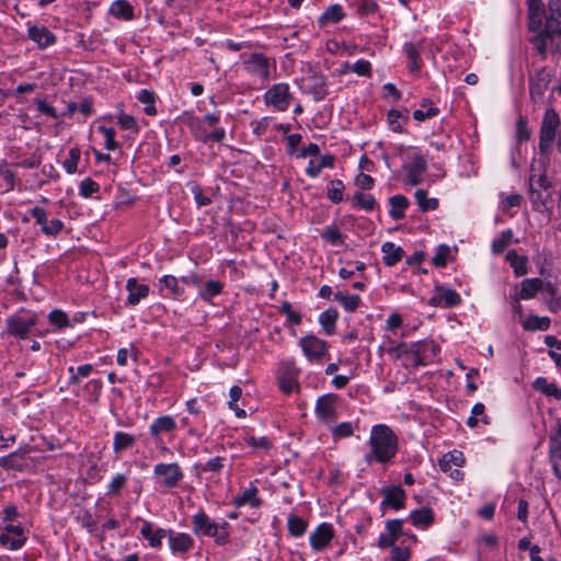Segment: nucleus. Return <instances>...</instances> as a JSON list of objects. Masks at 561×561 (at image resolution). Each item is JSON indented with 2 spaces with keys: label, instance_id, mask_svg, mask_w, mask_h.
Returning a JSON list of instances; mask_svg holds the SVG:
<instances>
[{
  "label": "nucleus",
  "instance_id": "obj_50",
  "mask_svg": "<svg viewBox=\"0 0 561 561\" xmlns=\"http://www.w3.org/2000/svg\"><path fill=\"white\" fill-rule=\"evenodd\" d=\"M513 232L512 230L503 231L500 237L495 238L492 242V250L495 254L502 253L505 248L512 242Z\"/></svg>",
  "mask_w": 561,
  "mask_h": 561
},
{
  "label": "nucleus",
  "instance_id": "obj_30",
  "mask_svg": "<svg viewBox=\"0 0 561 561\" xmlns=\"http://www.w3.org/2000/svg\"><path fill=\"white\" fill-rule=\"evenodd\" d=\"M110 14L129 21L134 19V8L127 0H115L110 7Z\"/></svg>",
  "mask_w": 561,
  "mask_h": 561
},
{
  "label": "nucleus",
  "instance_id": "obj_55",
  "mask_svg": "<svg viewBox=\"0 0 561 561\" xmlns=\"http://www.w3.org/2000/svg\"><path fill=\"white\" fill-rule=\"evenodd\" d=\"M191 192L198 207L207 206L211 204V198L204 194L201 185L195 182L190 183Z\"/></svg>",
  "mask_w": 561,
  "mask_h": 561
},
{
  "label": "nucleus",
  "instance_id": "obj_27",
  "mask_svg": "<svg viewBox=\"0 0 561 561\" xmlns=\"http://www.w3.org/2000/svg\"><path fill=\"white\" fill-rule=\"evenodd\" d=\"M176 428L174 419L170 415H163L156 419L150 425V434L153 437H158L163 433L173 432Z\"/></svg>",
  "mask_w": 561,
  "mask_h": 561
},
{
  "label": "nucleus",
  "instance_id": "obj_23",
  "mask_svg": "<svg viewBox=\"0 0 561 561\" xmlns=\"http://www.w3.org/2000/svg\"><path fill=\"white\" fill-rule=\"evenodd\" d=\"M169 546L172 552H181L185 553L191 550L194 546V539L184 533H174L170 530L169 533Z\"/></svg>",
  "mask_w": 561,
  "mask_h": 561
},
{
  "label": "nucleus",
  "instance_id": "obj_40",
  "mask_svg": "<svg viewBox=\"0 0 561 561\" xmlns=\"http://www.w3.org/2000/svg\"><path fill=\"white\" fill-rule=\"evenodd\" d=\"M334 300L341 304L344 309L348 312L355 311L360 302V298L357 295H350L347 293L337 291L334 294Z\"/></svg>",
  "mask_w": 561,
  "mask_h": 561
},
{
  "label": "nucleus",
  "instance_id": "obj_16",
  "mask_svg": "<svg viewBox=\"0 0 561 561\" xmlns=\"http://www.w3.org/2000/svg\"><path fill=\"white\" fill-rule=\"evenodd\" d=\"M25 541L24 528L19 525H7L0 535V545L8 546L11 550L20 549Z\"/></svg>",
  "mask_w": 561,
  "mask_h": 561
},
{
  "label": "nucleus",
  "instance_id": "obj_19",
  "mask_svg": "<svg viewBox=\"0 0 561 561\" xmlns=\"http://www.w3.org/2000/svg\"><path fill=\"white\" fill-rule=\"evenodd\" d=\"M126 290L128 291L126 305L131 307L137 306L141 299L148 297L150 291L148 285L140 284L135 277L127 279Z\"/></svg>",
  "mask_w": 561,
  "mask_h": 561
},
{
  "label": "nucleus",
  "instance_id": "obj_41",
  "mask_svg": "<svg viewBox=\"0 0 561 561\" xmlns=\"http://www.w3.org/2000/svg\"><path fill=\"white\" fill-rule=\"evenodd\" d=\"M551 320L548 317L529 316L523 323V328L527 331H547Z\"/></svg>",
  "mask_w": 561,
  "mask_h": 561
},
{
  "label": "nucleus",
  "instance_id": "obj_17",
  "mask_svg": "<svg viewBox=\"0 0 561 561\" xmlns=\"http://www.w3.org/2000/svg\"><path fill=\"white\" fill-rule=\"evenodd\" d=\"M307 90L314 101L323 100L328 94V85L322 73L311 70L306 79Z\"/></svg>",
  "mask_w": 561,
  "mask_h": 561
},
{
  "label": "nucleus",
  "instance_id": "obj_11",
  "mask_svg": "<svg viewBox=\"0 0 561 561\" xmlns=\"http://www.w3.org/2000/svg\"><path fill=\"white\" fill-rule=\"evenodd\" d=\"M299 344L309 360H319L328 352V343L312 334L301 337Z\"/></svg>",
  "mask_w": 561,
  "mask_h": 561
},
{
  "label": "nucleus",
  "instance_id": "obj_32",
  "mask_svg": "<svg viewBox=\"0 0 561 561\" xmlns=\"http://www.w3.org/2000/svg\"><path fill=\"white\" fill-rule=\"evenodd\" d=\"M389 204L391 206L389 215L394 220H400L404 217V211L409 206V201L403 195H394L389 198Z\"/></svg>",
  "mask_w": 561,
  "mask_h": 561
},
{
  "label": "nucleus",
  "instance_id": "obj_42",
  "mask_svg": "<svg viewBox=\"0 0 561 561\" xmlns=\"http://www.w3.org/2000/svg\"><path fill=\"white\" fill-rule=\"evenodd\" d=\"M353 204L355 207L364 209L366 211H373L377 207L375 197L370 194L363 192H356L353 196Z\"/></svg>",
  "mask_w": 561,
  "mask_h": 561
},
{
  "label": "nucleus",
  "instance_id": "obj_8",
  "mask_svg": "<svg viewBox=\"0 0 561 561\" xmlns=\"http://www.w3.org/2000/svg\"><path fill=\"white\" fill-rule=\"evenodd\" d=\"M36 323L37 317L35 314L28 317L12 316L7 319L8 333L22 340L26 339Z\"/></svg>",
  "mask_w": 561,
  "mask_h": 561
},
{
  "label": "nucleus",
  "instance_id": "obj_6",
  "mask_svg": "<svg viewBox=\"0 0 561 561\" xmlns=\"http://www.w3.org/2000/svg\"><path fill=\"white\" fill-rule=\"evenodd\" d=\"M407 172V183L416 186L422 183L423 174L427 169V162L417 148L412 149V162L403 165Z\"/></svg>",
  "mask_w": 561,
  "mask_h": 561
},
{
  "label": "nucleus",
  "instance_id": "obj_24",
  "mask_svg": "<svg viewBox=\"0 0 561 561\" xmlns=\"http://www.w3.org/2000/svg\"><path fill=\"white\" fill-rule=\"evenodd\" d=\"M27 33L39 48H46L56 42V36L46 26H30Z\"/></svg>",
  "mask_w": 561,
  "mask_h": 561
},
{
  "label": "nucleus",
  "instance_id": "obj_15",
  "mask_svg": "<svg viewBox=\"0 0 561 561\" xmlns=\"http://www.w3.org/2000/svg\"><path fill=\"white\" fill-rule=\"evenodd\" d=\"M30 214L35 219L36 224L41 226L43 233L46 236H56L64 228V224L60 219L54 218L48 220L47 213L42 207L36 206L32 208Z\"/></svg>",
  "mask_w": 561,
  "mask_h": 561
},
{
  "label": "nucleus",
  "instance_id": "obj_9",
  "mask_svg": "<svg viewBox=\"0 0 561 561\" xmlns=\"http://www.w3.org/2000/svg\"><path fill=\"white\" fill-rule=\"evenodd\" d=\"M531 32L536 34L530 37V43L541 58H546L547 53L553 47L554 39L559 37L561 33H552L549 26L546 25H543V27L541 25L540 30Z\"/></svg>",
  "mask_w": 561,
  "mask_h": 561
},
{
  "label": "nucleus",
  "instance_id": "obj_1",
  "mask_svg": "<svg viewBox=\"0 0 561 561\" xmlns=\"http://www.w3.org/2000/svg\"><path fill=\"white\" fill-rule=\"evenodd\" d=\"M369 445L371 450L365 456V460L387 463L398 453V436L388 425L378 424L371 428Z\"/></svg>",
  "mask_w": 561,
  "mask_h": 561
},
{
  "label": "nucleus",
  "instance_id": "obj_44",
  "mask_svg": "<svg viewBox=\"0 0 561 561\" xmlns=\"http://www.w3.org/2000/svg\"><path fill=\"white\" fill-rule=\"evenodd\" d=\"M257 489L255 486H251L243 491L241 495H238L233 503L236 506L240 507L245 504H251V506L256 507L260 505L261 501L256 499Z\"/></svg>",
  "mask_w": 561,
  "mask_h": 561
},
{
  "label": "nucleus",
  "instance_id": "obj_38",
  "mask_svg": "<svg viewBox=\"0 0 561 561\" xmlns=\"http://www.w3.org/2000/svg\"><path fill=\"white\" fill-rule=\"evenodd\" d=\"M404 53L409 59L410 71L417 72L423 65L419 48L412 43H405Z\"/></svg>",
  "mask_w": 561,
  "mask_h": 561
},
{
  "label": "nucleus",
  "instance_id": "obj_47",
  "mask_svg": "<svg viewBox=\"0 0 561 561\" xmlns=\"http://www.w3.org/2000/svg\"><path fill=\"white\" fill-rule=\"evenodd\" d=\"M545 344L551 350L548 352L549 356L554 360L558 367H561V341L554 335H547Z\"/></svg>",
  "mask_w": 561,
  "mask_h": 561
},
{
  "label": "nucleus",
  "instance_id": "obj_62",
  "mask_svg": "<svg viewBox=\"0 0 561 561\" xmlns=\"http://www.w3.org/2000/svg\"><path fill=\"white\" fill-rule=\"evenodd\" d=\"M531 135L528 128L527 119L519 117L516 124V137L519 142L529 140Z\"/></svg>",
  "mask_w": 561,
  "mask_h": 561
},
{
  "label": "nucleus",
  "instance_id": "obj_20",
  "mask_svg": "<svg viewBox=\"0 0 561 561\" xmlns=\"http://www.w3.org/2000/svg\"><path fill=\"white\" fill-rule=\"evenodd\" d=\"M543 15V25L549 26L552 33H561V0H550Z\"/></svg>",
  "mask_w": 561,
  "mask_h": 561
},
{
  "label": "nucleus",
  "instance_id": "obj_63",
  "mask_svg": "<svg viewBox=\"0 0 561 561\" xmlns=\"http://www.w3.org/2000/svg\"><path fill=\"white\" fill-rule=\"evenodd\" d=\"M117 124L122 129L131 130L133 133H138V124L134 116L122 114L118 116Z\"/></svg>",
  "mask_w": 561,
  "mask_h": 561
},
{
  "label": "nucleus",
  "instance_id": "obj_37",
  "mask_svg": "<svg viewBox=\"0 0 561 561\" xmlns=\"http://www.w3.org/2000/svg\"><path fill=\"white\" fill-rule=\"evenodd\" d=\"M136 437L125 432H116L114 435L113 449L115 454H121L134 446Z\"/></svg>",
  "mask_w": 561,
  "mask_h": 561
},
{
  "label": "nucleus",
  "instance_id": "obj_45",
  "mask_svg": "<svg viewBox=\"0 0 561 561\" xmlns=\"http://www.w3.org/2000/svg\"><path fill=\"white\" fill-rule=\"evenodd\" d=\"M224 289V284L219 280H208L206 282L204 288L199 291V297L204 301H210L215 296L221 294Z\"/></svg>",
  "mask_w": 561,
  "mask_h": 561
},
{
  "label": "nucleus",
  "instance_id": "obj_22",
  "mask_svg": "<svg viewBox=\"0 0 561 561\" xmlns=\"http://www.w3.org/2000/svg\"><path fill=\"white\" fill-rule=\"evenodd\" d=\"M550 458L553 472L561 480V421L558 423V431L551 437Z\"/></svg>",
  "mask_w": 561,
  "mask_h": 561
},
{
  "label": "nucleus",
  "instance_id": "obj_53",
  "mask_svg": "<svg viewBox=\"0 0 561 561\" xmlns=\"http://www.w3.org/2000/svg\"><path fill=\"white\" fill-rule=\"evenodd\" d=\"M81 157V151L79 148L73 147L69 150V157L64 162V168L69 174H73L78 169V162Z\"/></svg>",
  "mask_w": 561,
  "mask_h": 561
},
{
  "label": "nucleus",
  "instance_id": "obj_57",
  "mask_svg": "<svg viewBox=\"0 0 561 561\" xmlns=\"http://www.w3.org/2000/svg\"><path fill=\"white\" fill-rule=\"evenodd\" d=\"M449 254H450L449 247L446 244H440L437 248L435 255L432 257L433 265H435L436 267H444L447 263V259H448Z\"/></svg>",
  "mask_w": 561,
  "mask_h": 561
},
{
  "label": "nucleus",
  "instance_id": "obj_35",
  "mask_svg": "<svg viewBox=\"0 0 561 561\" xmlns=\"http://www.w3.org/2000/svg\"><path fill=\"white\" fill-rule=\"evenodd\" d=\"M529 199L534 210L538 213H545L546 210H548V207L546 205V198L543 197L540 190L535 187L534 178L529 179Z\"/></svg>",
  "mask_w": 561,
  "mask_h": 561
},
{
  "label": "nucleus",
  "instance_id": "obj_21",
  "mask_svg": "<svg viewBox=\"0 0 561 561\" xmlns=\"http://www.w3.org/2000/svg\"><path fill=\"white\" fill-rule=\"evenodd\" d=\"M170 529L164 528H158L157 530H153V525L145 520L142 523L140 534L141 536L148 540L149 546L152 548H160L162 545V539L168 537L169 538Z\"/></svg>",
  "mask_w": 561,
  "mask_h": 561
},
{
  "label": "nucleus",
  "instance_id": "obj_2",
  "mask_svg": "<svg viewBox=\"0 0 561 561\" xmlns=\"http://www.w3.org/2000/svg\"><path fill=\"white\" fill-rule=\"evenodd\" d=\"M192 526L196 536L211 537L219 546L229 541V524L226 522L221 525L214 523L204 511H199L192 517Z\"/></svg>",
  "mask_w": 561,
  "mask_h": 561
},
{
  "label": "nucleus",
  "instance_id": "obj_26",
  "mask_svg": "<svg viewBox=\"0 0 561 561\" xmlns=\"http://www.w3.org/2000/svg\"><path fill=\"white\" fill-rule=\"evenodd\" d=\"M383 253V264L387 266H393L400 262L404 255V251L401 247H397L393 242H385L381 245Z\"/></svg>",
  "mask_w": 561,
  "mask_h": 561
},
{
  "label": "nucleus",
  "instance_id": "obj_49",
  "mask_svg": "<svg viewBox=\"0 0 561 561\" xmlns=\"http://www.w3.org/2000/svg\"><path fill=\"white\" fill-rule=\"evenodd\" d=\"M344 188V183L341 180L331 181L327 193L328 198L334 204L342 202Z\"/></svg>",
  "mask_w": 561,
  "mask_h": 561
},
{
  "label": "nucleus",
  "instance_id": "obj_4",
  "mask_svg": "<svg viewBox=\"0 0 561 561\" xmlns=\"http://www.w3.org/2000/svg\"><path fill=\"white\" fill-rule=\"evenodd\" d=\"M242 65L245 71L250 75L257 77L263 81L270 79L271 61L265 55L261 53H252L244 56Z\"/></svg>",
  "mask_w": 561,
  "mask_h": 561
},
{
  "label": "nucleus",
  "instance_id": "obj_10",
  "mask_svg": "<svg viewBox=\"0 0 561 561\" xmlns=\"http://www.w3.org/2000/svg\"><path fill=\"white\" fill-rule=\"evenodd\" d=\"M337 396L328 393L318 398L316 402V414L323 423H331L336 420Z\"/></svg>",
  "mask_w": 561,
  "mask_h": 561
},
{
  "label": "nucleus",
  "instance_id": "obj_3",
  "mask_svg": "<svg viewBox=\"0 0 561 561\" xmlns=\"http://www.w3.org/2000/svg\"><path fill=\"white\" fill-rule=\"evenodd\" d=\"M560 126V117L553 108H547L542 117L539 135V149L541 153H549L552 149L557 130Z\"/></svg>",
  "mask_w": 561,
  "mask_h": 561
},
{
  "label": "nucleus",
  "instance_id": "obj_28",
  "mask_svg": "<svg viewBox=\"0 0 561 561\" xmlns=\"http://www.w3.org/2000/svg\"><path fill=\"white\" fill-rule=\"evenodd\" d=\"M535 390L543 393L547 397H552L556 400H561V388L554 382L548 381L546 377H538L533 383Z\"/></svg>",
  "mask_w": 561,
  "mask_h": 561
},
{
  "label": "nucleus",
  "instance_id": "obj_43",
  "mask_svg": "<svg viewBox=\"0 0 561 561\" xmlns=\"http://www.w3.org/2000/svg\"><path fill=\"white\" fill-rule=\"evenodd\" d=\"M287 527L291 536L301 537L308 528V522L297 515H290L287 520Z\"/></svg>",
  "mask_w": 561,
  "mask_h": 561
},
{
  "label": "nucleus",
  "instance_id": "obj_52",
  "mask_svg": "<svg viewBox=\"0 0 561 561\" xmlns=\"http://www.w3.org/2000/svg\"><path fill=\"white\" fill-rule=\"evenodd\" d=\"M354 424L352 422H343L331 428L334 439L347 438L354 434Z\"/></svg>",
  "mask_w": 561,
  "mask_h": 561
},
{
  "label": "nucleus",
  "instance_id": "obj_64",
  "mask_svg": "<svg viewBox=\"0 0 561 561\" xmlns=\"http://www.w3.org/2000/svg\"><path fill=\"white\" fill-rule=\"evenodd\" d=\"M377 9L378 4L374 0H359L357 4V12L362 16L374 14Z\"/></svg>",
  "mask_w": 561,
  "mask_h": 561
},
{
  "label": "nucleus",
  "instance_id": "obj_14",
  "mask_svg": "<svg viewBox=\"0 0 561 561\" xmlns=\"http://www.w3.org/2000/svg\"><path fill=\"white\" fill-rule=\"evenodd\" d=\"M334 537L333 526L329 523L320 524L309 536V542L313 551L324 550Z\"/></svg>",
  "mask_w": 561,
  "mask_h": 561
},
{
  "label": "nucleus",
  "instance_id": "obj_51",
  "mask_svg": "<svg viewBox=\"0 0 561 561\" xmlns=\"http://www.w3.org/2000/svg\"><path fill=\"white\" fill-rule=\"evenodd\" d=\"M93 370V366L91 364H85L82 366H79L77 371H75V368L70 366L68 368V371L70 374L69 377V385H77L80 381V378L88 377Z\"/></svg>",
  "mask_w": 561,
  "mask_h": 561
},
{
  "label": "nucleus",
  "instance_id": "obj_13",
  "mask_svg": "<svg viewBox=\"0 0 561 561\" xmlns=\"http://www.w3.org/2000/svg\"><path fill=\"white\" fill-rule=\"evenodd\" d=\"M439 351V346L434 341H420L411 346L414 363L417 365H426L432 362Z\"/></svg>",
  "mask_w": 561,
  "mask_h": 561
},
{
  "label": "nucleus",
  "instance_id": "obj_36",
  "mask_svg": "<svg viewBox=\"0 0 561 561\" xmlns=\"http://www.w3.org/2000/svg\"><path fill=\"white\" fill-rule=\"evenodd\" d=\"M411 522L416 527H427L434 520L433 512L430 507H423L415 510L410 514Z\"/></svg>",
  "mask_w": 561,
  "mask_h": 561
},
{
  "label": "nucleus",
  "instance_id": "obj_31",
  "mask_svg": "<svg viewBox=\"0 0 561 561\" xmlns=\"http://www.w3.org/2000/svg\"><path fill=\"white\" fill-rule=\"evenodd\" d=\"M465 463V456L459 450H453L445 454L439 460V468L444 472H448L453 466L460 468Z\"/></svg>",
  "mask_w": 561,
  "mask_h": 561
},
{
  "label": "nucleus",
  "instance_id": "obj_5",
  "mask_svg": "<svg viewBox=\"0 0 561 561\" xmlns=\"http://www.w3.org/2000/svg\"><path fill=\"white\" fill-rule=\"evenodd\" d=\"M264 101L267 105L274 106L280 112H285L291 101V93L287 83H276L272 85L264 94Z\"/></svg>",
  "mask_w": 561,
  "mask_h": 561
},
{
  "label": "nucleus",
  "instance_id": "obj_7",
  "mask_svg": "<svg viewBox=\"0 0 561 561\" xmlns=\"http://www.w3.org/2000/svg\"><path fill=\"white\" fill-rule=\"evenodd\" d=\"M154 476L160 479V484L164 488H174L183 479V472L176 462L158 463L153 468Z\"/></svg>",
  "mask_w": 561,
  "mask_h": 561
},
{
  "label": "nucleus",
  "instance_id": "obj_33",
  "mask_svg": "<svg viewBox=\"0 0 561 561\" xmlns=\"http://www.w3.org/2000/svg\"><path fill=\"white\" fill-rule=\"evenodd\" d=\"M339 318V312L335 308H329L319 316V323L328 335L335 332V323Z\"/></svg>",
  "mask_w": 561,
  "mask_h": 561
},
{
  "label": "nucleus",
  "instance_id": "obj_59",
  "mask_svg": "<svg viewBox=\"0 0 561 561\" xmlns=\"http://www.w3.org/2000/svg\"><path fill=\"white\" fill-rule=\"evenodd\" d=\"M127 482V477L123 473L116 474L108 484L107 495H119L122 489Z\"/></svg>",
  "mask_w": 561,
  "mask_h": 561
},
{
  "label": "nucleus",
  "instance_id": "obj_48",
  "mask_svg": "<svg viewBox=\"0 0 561 561\" xmlns=\"http://www.w3.org/2000/svg\"><path fill=\"white\" fill-rule=\"evenodd\" d=\"M137 100L144 104H146L145 113L149 116L156 115L157 110L154 106V93L152 91H149L147 89H142L139 91L137 95Z\"/></svg>",
  "mask_w": 561,
  "mask_h": 561
},
{
  "label": "nucleus",
  "instance_id": "obj_12",
  "mask_svg": "<svg viewBox=\"0 0 561 561\" xmlns=\"http://www.w3.org/2000/svg\"><path fill=\"white\" fill-rule=\"evenodd\" d=\"M383 499L380 503L382 510L390 507L399 511L405 506L407 493L400 485H388L380 490Z\"/></svg>",
  "mask_w": 561,
  "mask_h": 561
},
{
  "label": "nucleus",
  "instance_id": "obj_18",
  "mask_svg": "<svg viewBox=\"0 0 561 561\" xmlns=\"http://www.w3.org/2000/svg\"><path fill=\"white\" fill-rule=\"evenodd\" d=\"M460 301V295L456 290L436 287V291L428 300V304L433 307H438L444 304L445 307L450 308L458 306Z\"/></svg>",
  "mask_w": 561,
  "mask_h": 561
},
{
  "label": "nucleus",
  "instance_id": "obj_54",
  "mask_svg": "<svg viewBox=\"0 0 561 561\" xmlns=\"http://www.w3.org/2000/svg\"><path fill=\"white\" fill-rule=\"evenodd\" d=\"M48 320L50 324L55 325L58 329H62L69 325V319L67 313L59 309L50 311V313L48 314Z\"/></svg>",
  "mask_w": 561,
  "mask_h": 561
},
{
  "label": "nucleus",
  "instance_id": "obj_34",
  "mask_svg": "<svg viewBox=\"0 0 561 561\" xmlns=\"http://www.w3.org/2000/svg\"><path fill=\"white\" fill-rule=\"evenodd\" d=\"M506 260L510 262L516 276H524L527 274V257L518 255L515 250H510L506 253Z\"/></svg>",
  "mask_w": 561,
  "mask_h": 561
},
{
  "label": "nucleus",
  "instance_id": "obj_60",
  "mask_svg": "<svg viewBox=\"0 0 561 561\" xmlns=\"http://www.w3.org/2000/svg\"><path fill=\"white\" fill-rule=\"evenodd\" d=\"M160 283L167 288L174 297L183 295V288L178 286L176 277L172 275H165L160 279Z\"/></svg>",
  "mask_w": 561,
  "mask_h": 561
},
{
  "label": "nucleus",
  "instance_id": "obj_46",
  "mask_svg": "<svg viewBox=\"0 0 561 561\" xmlns=\"http://www.w3.org/2000/svg\"><path fill=\"white\" fill-rule=\"evenodd\" d=\"M414 196L419 208L423 213L434 210L438 207V201L436 198H428L427 193L424 190H417Z\"/></svg>",
  "mask_w": 561,
  "mask_h": 561
},
{
  "label": "nucleus",
  "instance_id": "obj_56",
  "mask_svg": "<svg viewBox=\"0 0 561 561\" xmlns=\"http://www.w3.org/2000/svg\"><path fill=\"white\" fill-rule=\"evenodd\" d=\"M100 191V185L98 182L93 181L90 178L84 179L79 187V193L82 197L88 198L91 197L94 193Z\"/></svg>",
  "mask_w": 561,
  "mask_h": 561
},
{
  "label": "nucleus",
  "instance_id": "obj_61",
  "mask_svg": "<svg viewBox=\"0 0 561 561\" xmlns=\"http://www.w3.org/2000/svg\"><path fill=\"white\" fill-rule=\"evenodd\" d=\"M99 130L104 136L105 148L107 150H115L118 147V142L115 140V129L112 127L101 126L99 127Z\"/></svg>",
  "mask_w": 561,
  "mask_h": 561
},
{
  "label": "nucleus",
  "instance_id": "obj_39",
  "mask_svg": "<svg viewBox=\"0 0 561 561\" xmlns=\"http://www.w3.org/2000/svg\"><path fill=\"white\" fill-rule=\"evenodd\" d=\"M542 280L539 278H529L522 282L519 297L522 299H530L541 289Z\"/></svg>",
  "mask_w": 561,
  "mask_h": 561
},
{
  "label": "nucleus",
  "instance_id": "obj_29",
  "mask_svg": "<svg viewBox=\"0 0 561 561\" xmlns=\"http://www.w3.org/2000/svg\"><path fill=\"white\" fill-rule=\"evenodd\" d=\"M345 16L343 8L341 4H332L321 14L319 18V25L325 26L328 24L339 23Z\"/></svg>",
  "mask_w": 561,
  "mask_h": 561
},
{
  "label": "nucleus",
  "instance_id": "obj_25",
  "mask_svg": "<svg viewBox=\"0 0 561 561\" xmlns=\"http://www.w3.org/2000/svg\"><path fill=\"white\" fill-rule=\"evenodd\" d=\"M528 7V28L538 31L542 24L543 10L542 0H526Z\"/></svg>",
  "mask_w": 561,
  "mask_h": 561
},
{
  "label": "nucleus",
  "instance_id": "obj_58",
  "mask_svg": "<svg viewBox=\"0 0 561 561\" xmlns=\"http://www.w3.org/2000/svg\"><path fill=\"white\" fill-rule=\"evenodd\" d=\"M279 312L286 314L287 321L291 324H300L301 323V314L298 311H294L291 309V305L288 301H284L279 307Z\"/></svg>",
  "mask_w": 561,
  "mask_h": 561
}]
</instances>
